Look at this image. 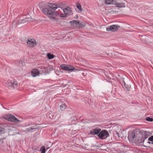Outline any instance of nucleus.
Listing matches in <instances>:
<instances>
[{
	"instance_id": "4",
	"label": "nucleus",
	"mask_w": 153,
	"mask_h": 153,
	"mask_svg": "<svg viewBox=\"0 0 153 153\" xmlns=\"http://www.w3.org/2000/svg\"><path fill=\"white\" fill-rule=\"evenodd\" d=\"M8 87L9 88L11 89V88H16L18 87V83L17 81L14 80H9L8 82Z\"/></svg>"
},
{
	"instance_id": "32",
	"label": "nucleus",
	"mask_w": 153,
	"mask_h": 153,
	"mask_svg": "<svg viewBox=\"0 0 153 153\" xmlns=\"http://www.w3.org/2000/svg\"><path fill=\"white\" fill-rule=\"evenodd\" d=\"M116 134H117V135L119 137V133H117V132H116Z\"/></svg>"
},
{
	"instance_id": "18",
	"label": "nucleus",
	"mask_w": 153,
	"mask_h": 153,
	"mask_svg": "<svg viewBox=\"0 0 153 153\" xmlns=\"http://www.w3.org/2000/svg\"><path fill=\"white\" fill-rule=\"evenodd\" d=\"M61 10L64 13V15H65L66 16V15L68 14V10L67 8L64 9H63L62 8H61Z\"/></svg>"
},
{
	"instance_id": "31",
	"label": "nucleus",
	"mask_w": 153,
	"mask_h": 153,
	"mask_svg": "<svg viewBox=\"0 0 153 153\" xmlns=\"http://www.w3.org/2000/svg\"><path fill=\"white\" fill-rule=\"evenodd\" d=\"M78 17V16L77 15H76V17H75V18H77Z\"/></svg>"
},
{
	"instance_id": "29",
	"label": "nucleus",
	"mask_w": 153,
	"mask_h": 153,
	"mask_svg": "<svg viewBox=\"0 0 153 153\" xmlns=\"http://www.w3.org/2000/svg\"><path fill=\"white\" fill-rule=\"evenodd\" d=\"M148 143H149V144H153V141H152L151 142H149V141H148Z\"/></svg>"
},
{
	"instance_id": "23",
	"label": "nucleus",
	"mask_w": 153,
	"mask_h": 153,
	"mask_svg": "<svg viewBox=\"0 0 153 153\" xmlns=\"http://www.w3.org/2000/svg\"><path fill=\"white\" fill-rule=\"evenodd\" d=\"M34 127H31V128H27L25 130H24L25 131L27 132H28L29 131H30L32 130L36 129V128H33Z\"/></svg>"
},
{
	"instance_id": "13",
	"label": "nucleus",
	"mask_w": 153,
	"mask_h": 153,
	"mask_svg": "<svg viewBox=\"0 0 153 153\" xmlns=\"http://www.w3.org/2000/svg\"><path fill=\"white\" fill-rule=\"evenodd\" d=\"M39 70L37 69H33L31 71V75L34 77L39 75Z\"/></svg>"
},
{
	"instance_id": "25",
	"label": "nucleus",
	"mask_w": 153,
	"mask_h": 153,
	"mask_svg": "<svg viewBox=\"0 0 153 153\" xmlns=\"http://www.w3.org/2000/svg\"><path fill=\"white\" fill-rule=\"evenodd\" d=\"M17 21H14L12 23V26L13 27H15L18 24L17 22Z\"/></svg>"
},
{
	"instance_id": "26",
	"label": "nucleus",
	"mask_w": 153,
	"mask_h": 153,
	"mask_svg": "<svg viewBox=\"0 0 153 153\" xmlns=\"http://www.w3.org/2000/svg\"><path fill=\"white\" fill-rule=\"evenodd\" d=\"M4 128L0 126V134L4 133Z\"/></svg>"
},
{
	"instance_id": "15",
	"label": "nucleus",
	"mask_w": 153,
	"mask_h": 153,
	"mask_svg": "<svg viewBox=\"0 0 153 153\" xmlns=\"http://www.w3.org/2000/svg\"><path fill=\"white\" fill-rule=\"evenodd\" d=\"M40 69L39 70V71L40 72H42L43 73H45L47 72L46 68L44 66H42L39 68Z\"/></svg>"
},
{
	"instance_id": "20",
	"label": "nucleus",
	"mask_w": 153,
	"mask_h": 153,
	"mask_svg": "<svg viewBox=\"0 0 153 153\" xmlns=\"http://www.w3.org/2000/svg\"><path fill=\"white\" fill-rule=\"evenodd\" d=\"M48 58L49 59H51L54 57V55L52 54H51L50 53H48L47 54Z\"/></svg>"
},
{
	"instance_id": "24",
	"label": "nucleus",
	"mask_w": 153,
	"mask_h": 153,
	"mask_svg": "<svg viewBox=\"0 0 153 153\" xmlns=\"http://www.w3.org/2000/svg\"><path fill=\"white\" fill-rule=\"evenodd\" d=\"M146 120L148 121L152 122L153 121V118L150 117H147L146 118Z\"/></svg>"
},
{
	"instance_id": "16",
	"label": "nucleus",
	"mask_w": 153,
	"mask_h": 153,
	"mask_svg": "<svg viewBox=\"0 0 153 153\" xmlns=\"http://www.w3.org/2000/svg\"><path fill=\"white\" fill-rule=\"evenodd\" d=\"M116 4H114V5H115L116 6H117V7H119V8H121V7H125V6L124 4L122 3H119L118 2H117L116 1Z\"/></svg>"
},
{
	"instance_id": "30",
	"label": "nucleus",
	"mask_w": 153,
	"mask_h": 153,
	"mask_svg": "<svg viewBox=\"0 0 153 153\" xmlns=\"http://www.w3.org/2000/svg\"><path fill=\"white\" fill-rule=\"evenodd\" d=\"M106 30L107 31H108L110 30H109V27H106Z\"/></svg>"
},
{
	"instance_id": "1",
	"label": "nucleus",
	"mask_w": 153,
	"mask_h": 153,
	"mask_svg": "<svg viewBox=\"0 0 153 153\" xmlns=\"http://www.w3.org/2000/svg\"><path fill=\"white\" fill-rule=\"evenodd\" d=\"M60 9H59L58 11L54 12L47 8H45L42 9V12L46 15H47L49 19L52 21L55 22H57L58 20L57 18L55 17L56 16H60L61 17H65V15L62 13V11L61 10V7H59Z\"/></svg>"
},
{
	"instance_id": "3",
	"label": "nucleus",
	"mask_w": 153,
	"mask_h": 153,
	"mask_svg": "<svg viewBox=\"0 0 153 153\" xmlns=\"http://www.w3.org/2000/svg\"><path fill=\"white\" fill-rule=\"evenodd\" d=\"M97 136L100 139L103 140L106 139L109 137V134L106 130H102L100 131Z\"/></svg>"
},
{
	"instance_id": "5",
	"label": "nucleus",
	"mask_w": 153,
	"mask_h": 153,
	"mask_svg": "<svg viewBox=\"0 0 153 153\" xmlns=\"http://www.w3.org/2000/svg\"><path fill=\"white\" fill-rule=\"evenodd\" d=\"M60 67L64 69L65 71H74L76 70L75 68L74 67L72 66L65 64H62L60 66Z\"/></svg>"
},
{
	"instance_id": "2",
	"label": "nucleus",
	"mask_w": 153,
	"mask_h": 153,
	"mask_svg": "<svg viewBox=\"0 0 153 153\" xmlns=\"http://www.w3.org/2000/svg\"><path fill=\"white\" fill-rule=\"evenodd\" d=\"M3 117L9 121L19 123L20 121L18 120L15 117L11 114H4L3 115Z\"/></svg>"
},
{
	"instance_id": "27",
	"label": "nucleus",
	"mask_w": 153,
	"mask_h": 153,
	"mask_svg": "<svg viewBox=\"0 0 153 153\" xmlns=\"http://www.w3.org/2000/svg\"><path fill=\"white\" fill-rule=\"evenodd\" d=\"M40 151L42 152V153H45L46 151L45 149V148H43L42 147L40 149Z\"/></svg>"
},
{
	"instance_id": "9",
	"label": "nucleus",
	"mask_w": 153,
	"mask_h": 153,
	"mask_svg": "<svg viewBox=\"0 0 153 153\" xmlns=\"http://www.w3.org/2000/svg\"><path fill=\"white\" fill-rule=\"evenodd\" d=\"M27 44L28 47L32 48L35 46L36 42L34 39L29 38L27 39Z\"/></svg>"
},
{
	"instance_id": "17",
	"label": "nucleus",
	"mask_w": 153,
	"mask_h": 153,
	"mask_svg": "<svg viewBox=\"0 0 153 153\" xmlns=\"http://www.w3.org/2000/svg\"><path fill=\"white\" fill-rule=\"evenodd\" d=\"M122 83L124 85L125 88L126 89V90L128 91H129L130 90V86L126 84L124 80L122 81Z\"/></svg>"
},
{
	"instance_id": "7",
	"label": "nucleus",
	"mask_w": 153,
	"mask_h": 153,
	"mask_svg": "<svg viewBox=\"0 0 153 153\" xmlns=\"http://www.w3.org/2000/svg\"><path fill=\"white\" fill-rule=\"evenodd\" d=\"M150 135L148 131H145L143 135H141V139H138L137 141L138 143H143L145 139H146Z\"/></svg>"
},
{
	"instance_id": "22",
	"label": "nucleus",
	"mask_w": 153,
	"mask_h": 153,
	"mask_svg": "<svg viewBox=\"0 0 153 153\" xmlns=\"http://www.w3.org/2000/svg\"><path fill=\"white\" fill-rule=\"evenodd\" d=\"M60 109L62 110H65L66 107V106L65 104H62L60 105Z\"/></svg>"
},
{
	"instance_id": "21",
	"label": "nucleus",
	"mask_w": 153,
	"mask_h": 153,
	"mask_svg": "<svg viewBox=\"0 0 153 153\" xmlns=\"http://www.w3.org/2000/svg\"><path fill=\"white\" fill-rule=\"evenodd\" d=\"M76 7L81 12L82 11V9L81 5L80 4L77 3L76 4Z\"/></svg>"
},
{
	"instance_id": "19",
	"label": "nucleus",
	"mask_w": 153,
	"mask_h": 153,
	"mask_svg": "<svg viewBox=\"0 0 153 153\" xmlns=\"http://www.w3.org/2000/svg\"><path fill=\"white\" fill-rule=\"evenodd\" d=\"M49 118L51 119H55L56 118V114L55 113L51 114L49 115Z\"/></svg>"
},
{
	"instance_id": "11",
	"label": "nucleus",
	"mask_w": 153,
	"mask_h": 153,
	"mask_svg": "<svg viewBox=\"0 0 153 153\" xmlns=\"http://www.w3.org/2000/svg\"><path fill=\"white\" fill-rule=\"evenodd\" d=\"M100 131V128H95L91 130L89 134L92 135H98Z\"/></svg>"
},
{
	"instance_id": "28",
	"label": "nucleus",
	"mask_w": 153,
	"mask_h": 153,
	"mask_svg": "<svg viewBox=\"0 0 153 153\" xmlns=\"http://www.w3.org/2000/svg\"><path fill=\"white\" fill-rule=\"evenodd\" d=\"M148 140L152 142L153 141V135L151 136L148 139Z\"/></svg>"
},
{
	"instance_id": "10",
	"label": "nucleus",
	"mask_w": 153,
	"mask_h": 153,
	"mask_svg": "<svg viewBox=\"0 0 153 153\" xmlns=\"http://www.w3.org/2000/svg\"><path fill=\"white\" fill-rule=\"evenodd\" d=\"M59 5L60 4L57 3H49L48 4V7L54 11H55L57 8H59L60 7Z\"/></svg>"
},
{
	"instance_id": "14",
	"label": "nucleus",
	"mask_w": 153,
	"mask_h": 153,
	"mask_svg": "<svg viewBox=\"0 0 153 153\" xmlns=\"http://www.w3.org/2000/svg\"><path fill=\"white\" fill-rule=\"evenodd\" d=\"M105 3L106 4H116L115 0H105Z\"/></svg>"
},
{
	"instance_id": "8",
	"label": "nucleus",
	"mask_w": 153,
	"mask_h": 153,
	"mask_svg": "<svg viewBox=\"0 0 153 153\" xmlns=\"http://www.w3.org/2000/svg\"><path fill=\"white\" fill-rule=\"evenodd\" d=\"M137 135L136 130H133L132 131H129L128 136V139L130 140H134Z\"/></svg>"
},
{
	"instance_id": "6",
	"label": "nucleus",
	"mask_w": 153,
	"mask_h": 153,
	"mask_svg": "<svg viewBox=\"0 0 153 153\" xmlns=\"http://www.w3.org/2000/svg\"><path fill=\"white\" fill-rule=\"evenodd\" d=\"M71 24H74L79 28H82L85 26V23L83 22H80L79 21L77 20H74L71 21L70 22Z\"/></svg>"
},
{
	"instance_id": "33",
	"label": "nucleus",
	"mask_w": 153,
	"mask_h": 153,
	"mask_svg": "<svg viewBox=\"0 0 153 153\" xmlns=\"http://www.w3.org/2000/svg\"><path fill=\"white\" fill-rule=\"evenodd\" d=\"M41 153H42V152H41Z\"/></svg>"
},
{
	"instance_id": "12",
	"label": "nucleus",
	"mask_w": 153,
	"mask_h": 153,
	"mask_svg": "<svg viewBox=\"0 0 153 153\" xmlns=\"http://www.w3.org/2000/svg\"><path fill=\"white\" fill-rule=\"evenodd\" d=\"M120 26L117 25H112L109 27V30L112 32H115L118 30Z\"/></svg>"
}]
</instances>
